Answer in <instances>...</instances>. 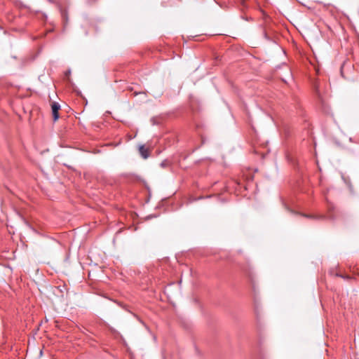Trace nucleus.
<instances>
[{"mask_svg":"<svg viewBox=\"0 0 359 359\" xmlns=\"http://www.w3.org/2000/svg\"><path fill=\"white\" fill-rule=\"evenodd\" d=\"M50 104L51 107V114L53 116V121L55 122L58 120L59 116V110L60 109V104L56 102L53 101L50 98Z\"/></svg>","mask_w":359,"mask_h":359,"instance_id":"obj_1","label":"nucleus"},{"mask_svg":"<svg viewBox=\"0 0 359 359\" xmlns=\"http://www.w3.org/2000/svg\"><path fill=\"white\" fill-rule=\"evenodd\" d=\"M139 152L141 156L144 159L149 156V149L146 148L144 145H140L139 147Z\"/></svg>","mask_w":359,"mask_h":359,"instance_id":"obj_2","label":"nucleus"},{"mask_svg":"<svg viewBox=\"0 0 359 359\" xmlns=\"http://www.w3.org/2000/svg\"><path fill=\"white\" fill-rule=\"evenodd\" d=\"M262 34H263V36H264V37L267 39V40H271V37L269 36L270 34L267 32V31L264 29L263 31H262Z\"/></svg>","mask_w":359,"mask_h":359,"instance_id":"obj_3","label":"nucleus"},{"mask_svg":"<svg viewBox=\"0 0 359 359\" xmlns=\"http://www.w3.org/2000/svg\"><path fill=\"white\" fill-rule=\"evenodd\" d=\"M169 165V161L168 160H164L161 163V166L163 168H167Z\"/></svg>","mask_w":359,"mask_h":359,"instance_id":"obj_4","label":"nucleus"},{"mask_svg":"<svg viewBox=\"0 0 359 359\" xmlns=\"http://www.w3.org/2000/svg\"><path fill=\"white\" fill-rule=\"evenodd\" d=\"M314 88H315L316 93L318 95H319L320 91H319L318 86L317 83H314Z\"/></svg>","mask_w":359,"mask_h":359,"instance_id":"obj_5","label":"nucleus"},{"mask_svg":"<svg viewBox=\"0 0 359 359\" xmlns=\"http://www.w3.org/2000/svg\"><path fill=\"white\" fill-rule=\"evenodd\" d=\"M304 217H307V218H316L315 216L313 215H304Z\"/></svg>","mask_w":359,"mask_h":359,"instance_id":"obj_6","label":"nucleus"},{"mask_svg":"<svg viewBox=\"0 0 359 359\" xmlns=\"http://www.w3.org/2000/svg\"><path fill=\"white\" fill-rule=\"evenodd\" d=\"M45 347V345H43L42 348L39 351V355L41 356L43 355V349Z\"/></svg>","mask_w":359,"mask_h":359,"instance_id":"obj_7","label":"nucleus"},{"mask_svg":"<svg viewBox=\"0 0 359 359\" xmlns=\"http://www.w3.org/2000/svg\"><path fill=\"white\" fill-rule=\"evenodd\" d=\"M252 359H262V358L261 356L259 357L258 355H254Z\"/></svg>","mask_w":359,"mask_h":359,"instance_id":"obj_8","label":"nucleus"},{"mask_svg":"<svg viewBox=\"0 0 359 359\" xmlns=\"http://www.w3.org/2000/svg\"><path fill=\"white\" fill-rule=\"evenodd\" d=\"M245 0H241V4L244 7L245 6Z\"/></svg>","mask_w":359,"mask_h":359,"instance_id":"obj_9","label":"nucleus"},{"mask_svg":"<svg viewBox=\"0 0 359 359\" xmlns=\"http://www.w3.org/2000/svg\"><path fill=\"white\" fill-rule=\"evenodd\" d=\"M69 74H70V71H69H69H67V72H65V76H67V77Z\"/></svg>","mask_w":359,"mask_h":359,"instance_id":"obj_10","label":"nucleus"},{"mask_svg":"<svg viewBox=\"0 0 359 359\" xmlns=\"http://www.w3.org/2000/svg\"><path fill=\"white\" fill-rule=\"evenodd\" d=\"M90 4L95 3L97 0H88Z\"/></svg>","mask_w":359,"mask_h":359,"instance_id":"obj_11","label":"nucleus"},{"mask_svg":"<svg viewBox=\"0 0 359 359\" xmlns=\"http://www.w3.org/2000/svg\"><path fill=\"white\" fill-rule=\"evenodd\" d=\"M62 15L63 18H65V14L63 12L62 13Z\"/></svg>","mask_w":359,"mask_h":359,"instance_id":"obj_12","label":"nucleus"},{"mask_svg":"<svg viewBox=\"0 0 359 359\" xmlns=\"http://www.w3.org/2000/svg\"><path fill=\"white\" fill-rule=\"evenodd\" d=\"M48 1L53 2V0H48Z\"/></svg>","mask_w":359,"mask_h":359,"instance_id":"obj_13","label":"nucleus"}]
</instances>
